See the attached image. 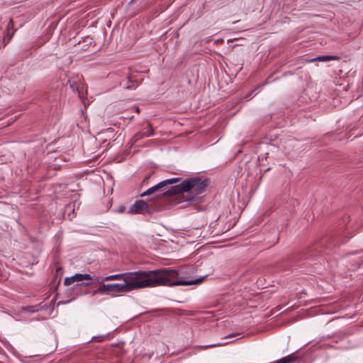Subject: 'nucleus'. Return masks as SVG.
Segmentation results:
<instances>
[{"instance_id": "nucleus-1", "label": "nucleus", "mask_w": 363, "mask_h": 363, "mask_svg": "<svg viewBox=\"0 0 363 363\" xmlns=\"http://www.w3.org/2000/svg\"><path fill=\"white\" fill-rule=\"evenodd\" d=\"M181 269L172 268H161L155 270H139L132 272H125L110 275L103 278V280H123L125 283L129 281H139L145 279H163L164 286H189L199 284L202 282L205 277L194 280H186L181 276Z\"/></svg>"}, {"instance_id": "nucleus-2", "label": "nucleus", "mask_w": 363, "mask_h": 363, "mask_svg": "<svg viewBox=\"0 0 363 363\" xmlns=\"http://www.w3.org/2000/svg\"><path fill=\"white\" fill-rule=\"evenodd\" d=\"M211 184L209 179H202L199 177H193L182 181L172 189L174 192H180V194L186 192L189 194L182 196L181 201L199 202L203 199L201 194L204 193Z\"/></svg>"}, {"instance_id": "nucleus-3", "label": "nucleus", "mask_w": 363, "mask_h": 363, "mask_svg": "<svg viewBox=\"0 0 363 363\" xmlns=\"http://www.w3.org/2000/svg\"><path fill=\"white\" fill-rule=\"evenodd\" d=\"M163 279H145L139 281H129L123 284H103L94 291V294H106L114 297L118 294L129 292L138 289L164 286Z\"/></svg>"}, {"instance_id": "nucleus-4", "label": "nucleus", "mask_w": 363, "mask_h": 363, "mask_svg": "<svg viewBox=\"0 0 363 363\" xmlns=\"http://www.w3.org/2000/svg\"><path fill=\"white\" fill-rule=\"evenodd\" d=\"M340 244L339 238H333L329 236L323 238L320 241L313 244L311 246L303 249L298 255L300 259H311L320 255L324 250H330L333 247Z\"/></svg>"}, {"instance_id": "nucleus-5", "label": "nucleus", "mask_w": 363, "mask_h": 363, "mask_svg": "<svg viewBox=\"0 0 363 363\" xmlns=\"http://www.w3.org/2000/svg\"><path fill=\"white\" fill-rule=\"evenodd\" d=\"M176 186L177 185L172 186L169 188H168L167 186L166 187H162L161 190H160L159 194L151 197L152 201L155 203L161 204L162 211L165 208H169L170 207L181 203V200L172 199V196L180 194V192H174L172 191V189Z\"/></svg>"}, {"instance_id": "nucleus-6", "label": "nucleus", "mask_w": 363, "mask_h": 363, "mask_svg": "<svg viewBox=\"0 0 363 363\" xmlns=\"http://www.w3.org/2000/svg\"><path fill=\"white\" fill-rule=\"evenodd\" d=\"M162 211V206L152 201V198L144 200H137L129 208L128 214H148L152 215L155 212Z\"/></svg>"}, {"instance_id": "nucleus-7", "label": "nucleus", "mask_w": 363, "mask_h": 363, "mask_svg": "<svg viewBox=\"0 0 363 363\" xmlns=\"http://www.w3.org/2000/svg\"><path fill=\"white\" fill-rule=\"evenodd\" d=\"M68 83L69 84V86L72 89V91L74 92H77L79 97L82 100H84V99L85 98V95L86 94V90H85V91H84V84H78L77 81H74V80H69Z\"/></svg>"}, {"instance_id": "nucleus-8", "label": "nucleus", "mask_w": 363, "mask_h": 363, "mask_svg": "<svg viewBox=\"0 0 363 363\" xmlns=\"http://www.w3.org/2000/svg\"><path fill=\"white\" fill-rule=\"evenodd\" d=\"M162 187H165L163 181H162V182H159L158 184H155V186L149 188L147 190H146L145 191L142 193L140 195V196L145 197V196H150L152 194L156 195V194H159L160 190H161V189Z\"/></svg>"}, {"instance_id": "nucleus-9", "label": "nucleus", "mask_w": 363, "mask_h": 363, "mask_svg": "<svg viewBox=\"0 0 363 363\" xmlns=\"http://www.w3.org/2000/svg\"><path fill=\"white\" fill-rule=\"evenodd\" d=\"M153 135V128L150 124H148L147 126L143 130V132L138 133L137 134H135V138H136V140H138L140 138L150 137Z\"/></svg>"}, {"instance_id": "nucleus-10", "label": "nucleus", "mask_w": 363, "mask_h": 363, "mask_svg": "<svg viewBox=\"0 0 363 363\" xmlns=\"http://www.w3.org/2000/svg\"><path fill=\"white\" fill-rule=\"evenodd\" d=\"M127 82L130 83V85L125 86V89L135 90L139 86L138 79L130 74L127 75Z\"/></svg>"}, {"instance_id": "nucleus-11", "label": "nucleus", "mask_w": 363, "mask_h": 363, "mask_svg": "<svg viewBox=\"0 0 363 363\" xmlns=\"http://www.w3.org/2000/svg\"><path fill=\"white\" fill-rule=\"evenodd\" d=\"M339 59V57L336 55H320L317 57H315L313 59H311L310 62H315V61H319V62H326V61H330V60H335Z\"/></svg>"}, {"instance_id": "nucleus-12", "label": "nucleus", "mask_w": 363, "mask_h": 363, "mask_svg": "<svg viewBox=\"0 0 363 363\" xmlns=\"http://www.w3.org/2000/svg\"><path fill=\"white\" fill-rule=\"evenodd\" d=\"M75 282L82 281L84 280L91 281L92 278L89 274H75L73 275Z\"/></svg>"}, {"instance_id": "nucleus-13", "label": "nucleus", "mask_w": 363, "mask_h": 363, "mask_svg": "<svg viewBox=\"0 0 363 363\" xmlns=\"http://www.w3.org/2000/svg\"><path fill=\"white\" fill-rule=\"evenodd\" d=\"M297 357L294 354H289L288 356L284 357L274 362V363H292L297 359Z\"/></svg>"}, {"instance_id": "nucleus-14", "label": "nucleus", "mask_w": 363, "mask_h": 363, "mask_svg": "<svg viewBox=\"0 0 363 363\" xmlns=\"http://www.w3.org/2000/svg\"><path fill=\"white\" fill-rule=\"evenodd\" d=\"M13 27V20L10 19L9 23L7 26V34L6 36L4 38V46L9 42L11 38L13 35V31L10 33L11 28Z\"/></svg>"}, {"instance_id": "nucleus-15", "label": "nucleus", "mask_w": 363, "mask_h": 363, "mask_svg": "<svg viewBox=\"0 0 363 363\" xmlns=\"http://www.w3.org/2000/svg\"><path fill=\"white\" fill-rule=\"evenodd\" d=\"M181 181H182V178L181 177H174V178H171V179H167L163 180V182H164V186L166 187L168 185H172V184L178 183V182H179Z\"/></svg>"}, {"instance_id": "nucleus-16", "label": "nucleus", "mask_w": 363, "mask_h": 363, "mask_svg": "<svg viewBox=\"0 0 363 363\" xmlns=\"http://www.w3.org/2000/svg\"><path fill=\"white\" fill-rule=\"evenodd\" d=\"M24 310L29 313H35L38 311V306H26Z\"/></svg>"}, {"instance_id": "nucleus-17", "label": "nucleus", "mask_w": 363, "mask_h": 363, "mask_svg": "<svg viewBox=\"0 0 363 363\" xmlns=\"http://www.w3.org/2000/svg\"><path fill=\"white\" fill-rule=\"evenodd\" d=\"M74 282H75V281H74V278L73 277V276L66 277L64 280V284L65 286H69Z\"/></svg>"}, {"instance_id": "nucleus-18", "label": "nucleus", "mask_w": 363, "mask_h": 363, "mask_svg": "<svg viewBox=\"0 0 363 363\" xmlns=\"http://www.w3.org/2000/svg\"><path fill=\"white\" fill-rule=\"evenodd\" d=\"M91 284H92V282H85V283H82V284H77L74 286V288H78V287H84V286H87L89 285H90Z\"/></svg>"}, {"instance_id": "nucleus-19", "label": "nucleus", "mask_w": 363, "mask_h": 363, "mask_svg": "<svg viewBox=\"0 0 363 363\" xmlns=\"http://www.w3.org/2000/svg\"><path fill=\"white\" fill-rule=\"evenodd\" d=\"M126 210V207L123 205H121L118 208V210L117 211L120 213H124Z\"/></svg>"}, {"instance_id": "nucleus-20", "label": "nucleus", "mask_w": 363, "mask_h": 363, "mask_svg": "<svg viewBox=\"0 0 363 363\" xmlns=\"http://www.w3.org/2000/svg\"><path fill=\"white\" fill-rule=\"evenodd\" d=\"M120 85L122 86L124 88L125 86L130 85V83L127 82V78H126L125 79L122 80L120 82Z\"/></svg>"}, {"instance_id": "nucleus-21", "label": "nucleus", "mask_w": 363, "mask_h": 363, "mask_svg": "<svg viewBox=\"0 0 363 363\" xmlns=\"http://www.w3.org/2000/svg\"><path fill=\"white\" fill-rule=\"evenodd\" d=\"M56 300H57V296H55L53 297V298H52V299L51 300V301H50V306H54V304H55V301H56Z\"/></svg>"}, {"instance_id": "nucleus-22", "label": "nucleus", "mask_w": 363, "mask_h": 363, "mask_svg": "<svg viewBox=\"0 0 363 363\" xmlns=\"http://www.w3.org/2000/svg\"><path fill=\"white\" fill-rule=\"evenodd\" d=\"M150 177H151V174H149V175L146 176V177L144 178V179H143V183L147 182L148 181V179H150Z\"/></svg>"}, {"instance_id": "nucleus-23", "label": "nucleus", "mask_w": 363, "mask_h": 363, "mask_svg": "<svg viewBox=\"0 0 363 363\" xmlns=\"http://www.w3.org/2000/svg\"><path fill=\"white\" fill-rule=\"evenodd\" d=\"M135 111H136L137 113H140V108H139V107H138V106H135Z\"/></svg>"}, {"instance_id": "nucleus-24", "label": "nucleus", "mask_w": 363, "mask_h": 363, "mask_svg": "<svg viewBox=\"0 0 363 363\" xmlns=\"http://www.w3.org/2000/svg\"><path fill=\"white\" fill-rule=\"evenodd\" d=\"M64 303V302H62V301H59V302L57 303V306H59V305H60L61 303Z\"/></svg>"}, {"instance_id": "nucleus-25", "label": "nucleus", "mask_w": 363, "mask_h": 363, "mask_svg": "<svg viewBox=\"0 0 363 363\" xmlns=\"http://www.w3.org/2000/svg\"><path fill=\"white\" fill-rule=\"evenodd\" d=\"M289 142H294V140L293 139H289Z\"/></svg>"}, {"instance_id": "nucleus-26", "label": "nucleus", "mask_w": 363, "mask_h": 363, "mask_svg": "<svg viewBox=\"0 0 363 363\" xmlns=\"http://www.w3.org/2000/svg\"><path fill=\"white\" fill-rule=\"evenodd\" d=\"M60 269H61V267L57 268V271L58 272Z\"/></svg>"}]
</instances>
